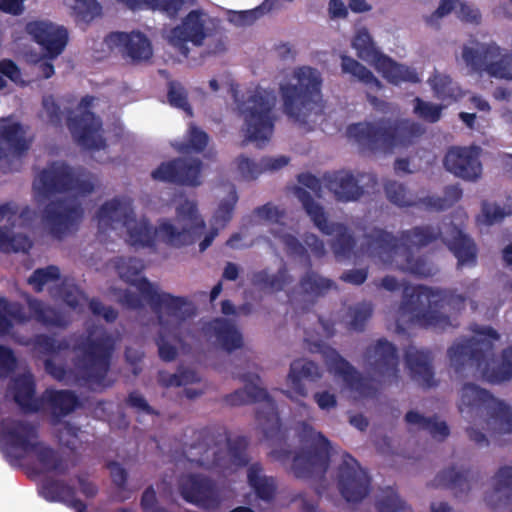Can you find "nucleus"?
Returning a JSON list of instances; mask_svg holds the SVG:
<instances>
[{
  "label": "nucleus",
  "mask_w": 512,
  "mask_h": 512,
  "mask_svg": "<svg viewBox=\"0 0 512 512\" xmlns=\"http://www.w3.org/2000/svg\"><path fill=\"white\" fill-rule=\"evenodd\" d=\"M352 47L356 50L357 56L363 61L375 63L383 54L381 53L366 28L359 29L352 40Z\"/></svg>",
  "instance_id": "47"
},
{
  "label": "nucleus",
  "mask_w": 512,
  "mask_h": 512,
  "mask_svg": "<svg viewBox=\"0 0 512 512\" xmlns=\"http://www.w3.org/2000/svg\"><path fill=\"white\" fill-rule=\"evenodd\" d=\"M28 317L19 303H11L0 296V335H5L13 328L12 320L25 323Z\"/></svg>",
  "instance_id": "45"
},
{
  "label": "nucleus",
  "mask_w": 512,
  "mask_h": 512,
  "mask_svg": "<svg viewBox=\"0 0 512 512\" xmlns=\"http://www.w3.org/2000/svg\"><path fill=\"white\" fill-rule=\"evenodd\" d=\"M26 32L32 37L46 56L50 59L58 57L68 43V31L50 21L36 20L26 24Z\"/></svg>",
  "instance_id": "26"
},
{
  "label": "nucleus",
  "mask_w": 512,
  "mask_h": 512,
  "mask_svg": "<svg viewBox=\"0 0 512 512\" xmlns=\"http://www.w3.org/2000/svg\"><path fill=\"white\" fill-rule=\"evenodd\" d=\"M78 405L79 399L73 391L46 389L42 393V409H50L54 423L72 413Z\"/></svg>",
  "instance_id": "34"
},
{
  "label": "nucleus",
  "mask_w": 512,
  "mask_h": 512,
  "mask_svg": "<svg viewBox=\"0 0 512 512\" xmlns=\"http://www.w3.org/2000/svg\"><path fill=\"white\" fill-rule=\"evenodd\" d=\"M294 194L314 225L325 235L334 238L330 241L331 249L337 259L351 257L357 241L352 231L343 223L329 222L322 205L317 203L305 188L296 186Z\"/></svg>",
  "instance_id": "12"
},
{
  "label": "nucleus",
  "mask_w": 512,
  "mask_h": 512,
  "mask_svg": "<svg viewBox=\"0 0 512 512\" xmlns=\"http://www.w3.org/2000/svg\"><path fill=\"white\" fill-rule=\"evenodd\" d=\"M470 470L457 471L455 467H449L439 472L432 481L433 487H444L454 491L456 497L470 490Z\"/></svg>",
  "instance_id": "40"
},
{
  "label": "nucleus",
  "mask_w": 512,
  "mask_h": 512,
  "mask_svg": "<svg viewBox=\"0 0 512 512\" xmlns=\"http://www.w3.org/2000/svg\"><path fill=\"white\" fill-rule=\"evenodd\" d=\"M323 181L335 199L345 203L359 200L369 192V189L374 190L378 184L376 175L372 173L361 172L354 176L346 170L327 172L323 175Z\"/></svg>",
  "instance_id": "16"
},
{
  "label": "nucleus",
  "mask_w": 512,
  "mask_h": 512,
  "mask_svg": "<svg viewBox=\"0 0 512 512\" xmlns=\"http://www.w3.org/2000/svg\"><path fill=\"white\" fill-rule=\"evenodd\" d=\"M341 70L374 91H379L383 87L367 67L350 56H341Z\"/></svg>",
  "instance_id": "44"
},
{
  "label": "nucleus",
  "mask_w": 512,
  "mask_h": 512,
  "mask_svg": "<svg viewBox=\"0 0 512 512\" xmlns=\"http://www.w3.org/2000/svg\"><path fill=\"white\" fill-rule=\"evenodd\" d=\"M387 199L398 207H422V198L416 199L403 185L395 180H388L384 184Z\"/></svg>",
  "instance_id": "46"
},
{
  "label": "nucleus",
  "mask_w": 512,
  "mask_h": 512,
  "mask_svg": "<svg viewBox=\"0 0 512 512\" xmlns=\"http://www.w3.org/2000/svg\"><path fill=\"white\" fill-rule=\"evenodd\" d=\"M74 351L81 352L75 365L85 382L94 389L112 386L113 382L107 379L115 351L112 335L103 331L95 338L88 336L74 347Z\"/></svg>",
  "instance_id": "10"
},
{
  "label": "nucleus",
  "mask_w": 512,
  "mask_h": 512,
  "mask_svg": "<svg viewBox=\"0 0 512 512\" xmlns=\"http://www.w3.org/2000/svg\"><path fill=\"white\" fill-rule=\"evenodd\" d=\"M13 398L24 413L42 410V395L35 397L36 383L32 374H21L13 380Z\"/></svg>",
  "instance_id": "33"
},
{
  "label": "nucleus",
  "mask_w": 512,
  "mask_h": 512,
  "mask_svg": "<svg viewBox=\"0 0 512 512\" xmlns=\"http://www.w3.org/2000/svg\"><path fill=\"white\" fill-rule=\"evenodd\" d=\"M238 378L245 383V387L226 395L224 398L226 404L241 406L261 403L256 409V420L262 429L264 438L267 440L277 438L281 432L277 405L267 390L258 385L261 380L260 376L255 373H244L238 375Z\"/></svg>",
  "instance_id": "11"
},
{
  "label": "nucleus",
  "mask_w": 512,
  "mask_h": 512,
  "mask_svg": "<svg viewBox=\"0 0 512 512\" xmlns=\"http://www.w3.org/2000/svg\"><path fill=\"white\" fill-rule=\"evenodd\" d=\"M74 9L77 18L85 23L91 22L102 13V6L97 0H76Z\"/></svg>",
  "instance_id": "64"
},
{
  "label": "nucleus",
  "mask_w": 512,
  "mask_h": 512,
  "mask_svg": "<svg viewBox=\"0 0 512 512\" xmlns=\"http://www.w3.org/2000/svg\"><path fill=\"white\" fill-rule=\"evenodd\" d=\"M143 299L156 314L160 331L155 339L158 354L164 362L174 361L178 355L177 348L168 339L182 343L188 333L183 331L187 321L196 314L193 303L185 297L159 292L150 281L143 280L140 284Z\"/></svg>",
  "instance_id": "4"
},
{
  "label": "nucleus",
  "mask_w": 512,
  "mask_h": 512,
  "mask_svg": "<svg viewBox=\"0 0 512 512\" xmlns=\"http://www.w3.org/2000/svg\"><path fill=\"white\" fill-rule=\"evenodd\" d=\"M322 377L319 366L307 359H297L290 364L288 374V385L290 387L289 397L293 400L306 398L308 391L305 382H316Z\"/></svg>",
  "instance_id": "30"
},
{
  "label": "nucleus",
  "mask_w": 512,
  "mask_h": 512,
  "mask_svg": "<svg viewBox=\"0 0 512 512\" xmlns=\"http://www.w3.org/2000/svg\"><path fill=\"white\" fill-rule=\"evenodd\" d=\"M451 237L443 235L438 226L420 225L400 232L399 237L383 228L374 227L364 234V248L373 258L392 263L396 256H403L398 264L401 271L419 278L434 276L438 269L427 256L414 257L413 248H423L441 240L457 258L458 268L475 266L477 248L473 240L456 225L449 226Z\"/></svg>",
  "instance_id": "1"
},
{
  "label": "nucleus",
  "mask_w": 512,
  "mask_h": 512,
  "mask_svg": "<svg viewBox=\"0 0 512 512\" xmlns=\"http://www.w3.org/2000/svg\"><path fill=\"white\" fill-rule=\"evenodd\" d=\"M237 201L238 195L235 188L233 187L229 194V198L221 201L218 205V208L213 216L216 224L225 226L232 219Z\"/></svg>",
  "instance_id": "63"
},
{
  "label": "nucleus",
  "mask_w": 512,
  "mask_h": 512,
  "mask_svg": "<svg viewBox=\"0 0 512 512\" xmlns=\"http://www.w3.org/2000/svg\"><path fill=\"white\" fill-rule=\"evenodd\" d=\"M337 485L347 502H361L370 492L371 477L349 453H344L337 470Z\"/></svg>",
  "instance_id": "18"
},
{
  "label": "nucleus",
  "mask_w": 512,
  "mask_h": 512,
  "mask_svg": "<svg viewBox=\"0 0 512 512\" xmlns=\"http://www.w3.org/2000/svg\"><path fill=\"white\" fill-rule=\"evenodd\" d=\"M93 101V96H84L79 107L85 110L80 115L68 116L67 127L79 146L87 150H100L106 147V141L99 133L102 129L101 119L87 110Z\"/></svg>",
  "instance_id": "17"
},
{
  "label": "nucleus",
  "mask_w": 512,
  "mask_h": 512,
  "mask_svg": "<svg viewBox=\"0 0 512 512\" xmlns=\"http://www.w3.org/2000/svg\"><path fill=\"white\" fill-rule=\"evenodd\" d=\"M299 288L302 295L316 300L320 297H324L330 290L337 289V285L332 279L323 277L312 270L310 266L300 277Z\"/></svg>",
  "instance_id": "38"
},
{
  "label": "nucleus",
  "mask_w": 512,
  "mask_h": 512,
  "mask_svg": "<svg viewBox=\"0 0 512 512\" xmlns=\"http://www.w3.org/2000/svg\"><path fill=\"white\" fill-rule=\"evenodd\" d=\"M1 438L13 449H19L21 454L7 453L11 464L21 461L25 454L30 453L38 442L37 427L23 420L3 419L0 422Z\"/></svg>",
  "instance_id": "21"
},
{
  "label": "nucleus",
  "mask_w": 512,
  "mask_h": 512,
  "mask_svg": "<svg viewBox=\"0 0 512 512\" xmlns=\"http://www.w3.org/2000/svg\"><path fill=\"white\" fill-rule=\"evenodd\" d=\"M74 489L63 480L47 478L42 481L39 492L49 502L64 503Z\"/></svg>",
  "instance_id": "52"
},
{
  "label": "nucleus",
  "mask_w": 512,
  "mask_h": 512,
  "mask_svg": "<svg viewBox=\"0 0 512 512\" xmlns=\"http://www.w3.org/2000/svg\"><path fill=\"white\" fill-rule=\"evenodd\" d=\"M477 282H472L467 288V295L457 294L453 289L433 288L425 285L405 287L400 310L410 314L412 319L421 327L445 331L454 328L449 315L441 312L449 307L454 313L465 308L466 300L472 291L476 290Z\"/></svg>",
  "instance_id": "5"
},
{
  "label": "nucleus",
  "mask_w": 512,
  "mask_h": 512,
  "mask_svg": "<svg viewBox=\"0 0 512 512\" xmlns=\"http://www.w3.org/2000/svg\"><path fill=\"white\" fill-rule=\"evenodd\" d=\"M131 10H138L144 6L159 9L169 17L175 18L181 10L184 0H117Z\"/></svg>",
  "instance_id": "49"
},
{
  "label": "nucleus",
  "mask_w": 512,
  "mask_h": 512,
  "mask_svg": "<svg viewBox=\"0 0 512 512\" xmlns=\"http://www.w3.org/2000/svg\"><path fill=\"white\" fill-rule=\"evenodd\" d=\"M29 310L37 322L45 326H64L63 317L55 308L44 304L40 300L29 301Z\"/></svg>",
  "instance_id": "53"
},
{
  "label": "nucleus",
  "mask_w": 512,
  "mask_h": 512,
  "mask_svg": "<svg viewBox=\"0 0 512 512\" xmlns=\"http://www.w3.org/2000/svg\"><path fill=\"white\" fill-rule=\"evenodd\" d=\"M479 338L464 339L454 343L447 351L451 366L457 374L472 368V375L497 384L512 378V346L502 352V363L496 365L494 342L500 339L492 327L478 331Z\"/></svg>",
  "instance_id": "3"
},
{
  "label": "nucleus",
  "mask_w": 512,
  "mask_h": 512,
  "mask_svg": "<svg viewBox=\"0 0 512 512\" xmlns=\"http://www.w3.org/2000/svg\"><path fill=\"white\" fill-rule=\"evenodd\" d=\"M373 314V305L370 302L357 303L349 309L351 320L349 329L361 332Z\"/></svg>",
  "instance_id": "57"
},
{
  "label": "nucleus",
  "mask_w": 512,
  "mask_h": 512,
  "mask_svg": "<svg viewBox=\"0 0 512 512\" xmlns=\"http://www.w3.org/2000/svg\"><path fill=\"white\" fill-rule=\"evenodd\" d=\"M25 134L26 131L19 122L0 124V140L7 145L15 156L22 157L30 148V143Z\"/></svg>",
  "instance_id": "39"
},
{
  "label": "nucleus",
  "mask_w": 512,
  "mask_h": 512,
  "mask_svg": "<svg viewBox=\"0 0 512 512\" xmlns=\"http://www.w3.org/2000/svg\"><path fill=\"white\" fill-rule=\"evenodd\" d=\"M167 98L172 107L183 110L188 116L193 115L187 90L180 82L175 80L168 82Z\"/></svg>",
  "instance_id": "56"
},
{
  "label": "nucleus",
  "mask_w": 512,
  "mask_h": 512,
  "mask_svg": "<svg viewBox=\"0 0 512 512\" xmlns=\"http://www.w3.org/2000/svg\"><path fill=\"white\" fill-rule=\"evenodd\" d=\"M275 101L276 97L273 92L257 87L239 105L249 141L265 142L271 137L274 130L273 109Z\"/></svg>",
  "instance_id": "13"
},
{
  "label": "nucleus",
  "mask_w": 512,
  "mask_h": 512,
  "mask_svg": "<svg viewBox=\"0 0 512 512\" xmlns=\"http://www.w3.org/2000/svg\"><path fill=\"white\" fill-rule=\"evenodd\" d=\"M325 363L330 372L340 377L346 387L361 398L373 397L376 389L372 380L364 377L349 361L340 355L335 349H329L324 353Z\"/></svg>",
  "instance_id": "23"
},
{
  "label": "nucleus",
  "mask_w": 512,
  "mask_h": 512,
  "mask_svg": "<svg viewBox=\"0 0 512 512\" xmlns=\"http://www.w3.org/2000/svg\"><path fill=\"white\" fill-rule=\"evenodd\" d=\"M346 133L362 151L388 152L396 146H408L424 133V129L410 119L381 118L350 124Z\"/></svg>",
  "instance_id": "7"
},
{
  "label": "nucleus",
  "mask_w": 512,
  "mask_h": 512,
  "mask_svg": "<svg viewBox=\"0 0 512 512\" xmlns=\"http://www.w3.org/2000/svg\"><path fill=\"white\" fill-rule=\"evenodd\" d=\"M200 379L197 373L190 369L179 370L174 374L160 376V382L165 387H180L198 382Z\"/></svg>",
  "instance_id": "62"
},
{
  "label": "nucleus",
  "mask_w": 512,
  "mask_h": 512,
  "mask_svg": "<svg viewBox=\"0 0 512 512\" xmlns=\"http://www.w3.org/2000/svg\"><path fill=\"white\" fill-rule=\"evenodd\" d=\"M304 437L311 438V444L295 454L292 461V472L298 479H309L315 476L324 477L330 463V442L320 432L303 425Z\"/></svg>",
  "instance_id": "15"
},
{
  "label": "nucleus",
  "mask_w": 512,
  "mask_h": 512,
  "mask_svg": "<svg viewBox=\"0 0 512 512\" xmlns=\"http://www.w3.org/2000/svg\"><path fill=\"white\" fill-rule=\"evenodd\" d=\"M96 218L100 232L115 229L120 225L127 229L128 242L134 247L154 248L155 237L171 246L180 247L194 243L205 228V222L198 214L197 204L185 200L176 208L177 225L163 220L156 229L149 220L136 219L130 200L115 197L103 203Z\"/></svg>",
  "instance_id": "2"
},
{
  "label": "nucleus",
  "mask_w": 512,
  "mask_h": 512,
  "mask_svg": "<svg viewBox=\"0 0 512 512\" xmlns=\"http://www.w3.org/2000/svg\"><path fill=\"white\" fill-rule=\"evenodd\" d=\"M196 442L189 446V461L206 469L231 470L245 467L249 463L245 436L230 439L227 434L215 433L211 428L195 431Z\"/></svg>",
  "instance_id": "6"
},
{
  "label": "nucleus",
  "mask_w": 512,
  "mask_h": 512,
  "mask_svg": "<svg viewBox=\"0 0 512 512\" xmlns=\"http://www.w3.org/2000/svg\"><path fill=\"white\" fill-rule=\"evenodd\" d=\"M33 186L44 199L68 192L87 195L94 191V184L80 179L74 169L64 161L50 162L39 172Z\"/></svg>",
  "instance_id": "14"
},
{
  "label": "nucleus",
  "mask_w": 512,
  "mask_h": 512,
  "mask_svg": "<svg viewBox=\"0 0 512 512\" xmlns=\"http://www.w3.org/2000/svg\"><path fill=\"white\" fill-rule=\"evenodd\" d=\"M374 66L389 83L394 85H399L402 82L416 84L421 81L414 68L399 64L385 54L377 59Z\"/></svg>",
  "instance_id": "35"
},
{
  "label": "nucleus",
  "mask_w": 512,
  "mask_h": 512,
  "mask_svg": "<svg viewBox=\"0 0 512 512\" xmlns=\"http://www.w3.org/2000/svg\"><path fill=\"white\" fill-rule=\"evenodd\" d=\"M485 501L493 510L511 507L512 512V466H502L493 477V489L486 494Z\"/></svg>",
  "instance_id": "32"
},
{
  "label": "nucleus",
  "mask_w": 512,
  "mask_h": 512,
  "mask_svg": "<svg viewBox=\"0 0 512 512\" xmlns=\"http://www.w3.org/2000/svg\"><path fill=\"white\" fill-rule=\"evenodd\" d=\"M179 492L188 503L200 508H215L219 504L216 485L209 477L201 474H187L179 479Z\"/></svg>",
  "instance_id": "25"
},
{
  "label": "nucleus",
  "mask_w": 512,
  "mask_h": 512,
  "mask_svg": "<svg viewBox=\"0 0 512 512\" xmlns=\"http://www.w3.org/2000/svg\"><path fill=\"white\" fill-rule=\"evenodd\" d=\"M377 512H404L409 507L403 501L393 487H386L382 490L381 497L376 501Z\"/></svg>",
  "instance_id": "55"
},
{
  "label": "nucleus",
  "mask_w": 512,
  "mask_h": 512,
  "mask_svg": "<svg viewBox=\"0 0 512 512\" xmlns=\"http://www.w3.org/2000/svg\"><path fill=\"white\" fill-rule=\"evenodd\" d=\"M118 274L121 279L125 282L134 285L139 293L140 284L143 280L149 281L146 277H139L142 270L144 269V265L140 259L129 257L127 259L121 258L117 263ZM142 296V294H140Z\"/></svg>",
  "instance_id": "50"
},
{
  "label": "nucleus",
  "mask_w": 512,
  "mask_h": 512,
  "mask_svg": "<svg viewBox=\"0 0 512 512\" xmlns=\"http://www.w3.org/2000/svg\"><path fill=\"white\" fill-rule=\"evenodd\" d=\"M34 453L37 461L45 472H55L59 475H65L68 471V464L60 453L48 445L38 441L35 448L30 451Z\"/></svg>",
  "instance_id": "41"
},
{
  "label": "nucleus",
  "mask_w": 512,
  "mask_h": 512,
  "mask_svg": "<svg viewBox=\"0 0 512 512\" xmlns=\"http://www.w3.org/2000/svg\"><path fill=\"white\" fill-rule=\"evenodd\" d=\"M208 134L198 127L191 125L190 127V137L187 143H182L178 151L180 153H189L190 150H193L197 153H200L205 150L208 145Z\"/></svg>",
  "instance_id": "61"
},
{
  "label": "nucleus",
  "mask_w": 512,
  "mask_h": 512,
  "mask_svg": "<svg viewBox=\"0 0 512 512\" xmlns=\"http://www.w3.org/2000/svg\"><path fill=\"white\" fill-rule=\"evenodd\" d=\"M413 102V112L416 116L429 123L440 120L443 109L441 105L426 102L419 97H416Z\"/></svg>",
  "instance_id": "60"
},
{
  "label": "nucleus",
  "mask_w": 512,
  "mask_h": 512,
  "mask_svg": "<svg viewBox=\"0 0 512 512\" xmlns=\"http://www.w3.org/2000/svg\"><path fill=\"white\" fill-rule=\"evenodd\" d=\"M105 42L111 48H118L123 56L134 63L147 61L153 54L150 40L139 31L111 32L105 37Z\"/></svg>",
  "instance_id": "28"
},
{
  "label": "nucleus",
  "mask_w": 512,
  "mask_h": 512,
  "mask_svg": "<svg viewBox=\"0 0 512 512\" xmlns=\"http://www.w3.org/2000/svg\"><path fill=\"white\" fill-rule=\"evenodd\" d=\"M462 189L458 185H449L444 189V197L427 196L422 198L421 204L427 209L442 211L459 201Z\"/></svg>",
  "instance_id": "54"
},
{
  "label": "nucleus",
  "mask_w": 512,
  "mask_h": 512,
  "mask_svg": "<svg viewBox=\"0 0 512 512\" xmlns=\"http://www.w3.org/2000/svg\"><path fill=\"white\" fill-rule=\"evenodd\" d=\"M60 278V270L55 265H49L45 268H38L33 271L28 279V283L34 286L36 292H41L44 285L56 281Z\"/></svg>",
  "instance_id": "59"
},
{
  "label": "nucleus",
  "mask_w": 512,
  "mask_h": 512,
  "mask_svg": "<svg viewBox=\"0 0 512 512\" xmlns=\"http://www.w3.org/2000/svg\"><path fill=\"white\" fill-rule=\"evenodd\" d=\"M202 332L226 352H233L243 346L241 332L228 319L214 318L203 324Z\"/></svg>",
  "instance_id": "29"
},
{
  "label": "nucleus",
  "mask_w": 512,
  "mask_h": 512,
  "mask_svg": "<svg viewBox=\"0 0 512 512\" xmlns=\"http://www.w3.org/2000/svg\"><path fill=\"white\" fill-rule=\"evenodd\" d=\"M434 95L442 101H457L463 96V91L453 79L446 74L435 71L428 79Z\"/></svg>",
  "instance_id": "43"
},
{
  "label": "nucleus",
  "mask_w": 512,
  "mask_h": 512,
  "mask_svg": "<svg viewBox=\"0 0 512 512\" xmlns=\"http://www.w3.org/2000/svg\"><path fill=\"white\" fill-rule=\"evenodd\" d=\"M365 365L374 375L389 381H398L399 357L396 346L385 338L369 345L363 354Z\"/></svg>",
  "instance_id": "20"
},
{
  "label": "nucleus",
  "mask_w": 512,
  "mask_h": 512,
  "mask_svg": "<svg viewBox=\"0 0 512 512\" xmlns=\"http://www.w3.org/2000/svg\"><path fill=\"white\" fill-rule=\"evenodd\" d=\"M247 482L258 499L266 503L275 499L277 493L276 478L263 474V467L260 463H253L249 466Z\"/></svg>",
  "instance_id": "36"
},
{
  "label": "nucleus",
  "mask_w": 512,
  "mask_h": 512,
  "mask_svg": "<svg viewBox=\"0 0 512 512\" xmlns=\"http://www.w3.org/2000/svg\"><path fill=\"white\" fill-rule=\"evenodd\" d=\"M459 411L466 420L481 426L491 437L512 432V408L476 384L463 385Z\"/></svg>",
  "instance_id": "8"
},
{
  "label": "nucleus",
  "mask_w": 512,
  "mask_h": 512,
  "mask_svg": "<svg viewBox=\"0 0 512 512\" xmlns=\"http://www.w3.org/2000/svg\"><path fill=\"white\" fill-rule=\"evenodd\" d=\"M291 276L285 266L278 269L276 274L270 275L266 270L257 271L252 276V284L273 291H281L290 283Z\"/></svg>",
  "instance_id": "48"
},
{
  "label": "nucleus",
  "mask_w": 512,
  "mask_h": 512,
  "mask_svg": "<svg viewBox=\"0 0 512 512\" xmlns=\"http://www.w3.org/2000/svg\"><path fill=\"white\" fill-rule=\"evenodd\" d=\"M203 163L198 158L178 157L162 162L151 172L153 180L179 186L197 187L201 181Z\"/></svg>",
  "instance_id": "19"
},
{
  "label": "nucleus",
  "mask_w": 512,
  "mask_h": 512,
  "mask_svg": "<svg viewBox=\"0 0 512 512\" xmlns=\"http://www.w3.org/2000/svg\"><path fill=\"white\" fill-rule=\"evenodd\" d=\"M405 421L418 430L427 431L433 438L444 440L449 436L450 430L446 422L438 421L436 416L425 417L417 411L410 410L405 415Z\"/></svg>",
  "instance_id": "42"
},
{
  "label": "nucleus",
  "mask_w": 512,
  "mask_h": 512,
  "mask_svg": "<svg viewBox=\"0 0 512 512\" xmlns=\"http://www.w3.org/2000/svg\"><path fill=\"white\" fill-rule=\"evenodd\" d=\"M236 162L241 176L246 180H254L263 172L276 171L285 167L289 163V158L286 156L263 157L259 163H256L240 155Z\"/></svg>",
  "instance_id": "37"
},
{
  "label": "nucleus",
  "mask_w": 512,
  "mask_h": 512,
  "mask_svg": "<svg viewBox=\"0 0 512 512\" xmlns=\"http://www.w3.org/2000/svg\"><path fill=\"white\" fill-rule=\"evenodd\" d=\"M32 343L34 348L43 355H54L69 349V343L66 340L58 341L46 334L36 335Z\"/></svg>",
  "instance_id": "58"
},
{
  "label": "nucleus",
  "mask_w": 512,
  "mask_h": 512,
  "mask_svg": "<svg viewBox=\"0 0 512 512\" xmlns=\"http://www.w3.org/2000/svg\"><path fill=\"white\" fill-rule=\"evenodd\" d=\"M82 217L81 205L65 199L50 201L43 210V221L48 226L50 234L57 239H62L74 229Z\"/></svg>",
  "instance_id": "22"
},
{
  "label": "nucleus",
  "mask_w": 512,
  "mask_h": 512,
  "mask_svg": "<svg viewBox=\"0 0 512 512\" xmlns=\"http://www.w3.org/2000/svg\"><path fill=\"white\" fill-rule=\"evenodd\" d=\"M295 84L280 86L284 113L293 121L306 124L310 114L320 109L322 79L319 72L303 66L295 70Z\"/></svg>",
  "instance_id": "9"
},
{
  "label": "nucleus",
  "mask_w": 512,
  "mask_h": 512,
  "mask_svg": "<svg viewBox=\"0 0 512 512\" xmlns=\"http://www.w3.org/2000/svg\"><path fill=\"white\" fill-rule=\"evenodd\" d=\"M204 16L201 10L190 11L167 36L168 42L185 57L189 54L188 42L201 46L206 38Z\"/></svg>",
  "instance_id": "24"
},
{
  "label": "nucleus",
  "mask_w": 512,
  "mask_h": 512,
  "mask_svg": "<svg viewBox=\"0 0 512 512\" xmlns=\"http://www.w3.org/2000/svg\"><path fill=\"white\" fill-rule=\"evenodd\" d=\"M404 357L413 380L425 388L436 385L430 351L418 350L411 346L405 351Z\"/></svg>",
  "instance_id": "31"
},
{
  "label": "nucleus",
  "mask_w": 512,
  "mask_h": 512,
  "mask_svg": "<svg viewBox=\"0 0 512 512\" xmlns=\"http://www.w3.org/2000/svg\"><path fill=\"white\" fill-rule=\"evenodd\" d=\"M479 152L478 147H452L444 157V167L459 178L474 181L482 173Z\"/></svg>",
  "instance_id": "27"
},
{
  "label": "nucleus",
  "mask_w": 512,
  "mask_h": 512,
  "mask_svg": "<svg viewBox=\"0 0 512 512\" xmlns=\"http://www.w3.org/2000/svg\"><path fill=\"white\" fill-rule=\"evenodd\" d=\"M32 248L30 238L25 234H12L11 228L0 227V251L10 252H28Z\"/></svg>",
  "instance_id": "51"
}]
</instances>
